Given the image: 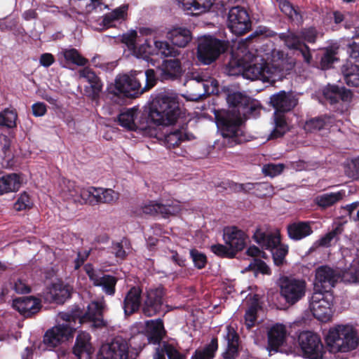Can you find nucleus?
<instances>
[{
    "label": "nucleus",
    "instance_id": "1",
    "mask_svg": "<svg viewBox=\"0 0 359 359\" xmlns=\"http://www.w3.org/2000/svg\"><path fill=\"white\" fill-rule=\"evenodd\" d=\"M264 29H256L244 39L249 46L252 40L255 44V55L249 53L238 59H231L226 65L224 72L229 76H242L250 81L259 80L264 83L269 82V46L267 42L269 36Z\"/></svg>",
    "mask_w": 359,
    "mask_h": 359
},
{
    "label": "nucleus",
    "instance_id": "2",
    "mask_svg": "<svg viewBox=\"0 0 359 359\" xmlns=\"http://www.w3.org/2000/svg\"><path fill=\"white\" fill-rule=\"evenodd\" d=\"M144 111L148 116V120L142 118L141 112L133 107L121 112L118 116V121L120 126L128 130H144L149 121L158 126L172 125L180 114L177 97L163 95L157 96L149 102Z\"/></svg>",
    "mask_w": 359,
    "mask_h": 359
},
{
    "label": "nucleus",
    "instance_id": "3",
    "mask_svg": "<svg viewBox=\"0 0 359 359\" xmlns=\"http://www.w3.org/2000/svg\"><path fill=\"white\" fill-rule=\"evenodd\" d=\"M279 39L283 43L287 51L279 49L276 53L277 55V63L273 61L276 47L271 48V88L276 80H283L287 76L296 72V66L301 61L310 63L313 60L312 51L309 46L304 42L298 41L297 36L294 32H290L288 28L286 32L278 33L271 29V39Z\"/></svg>",
    "mask_w": 359,
    "mask_h": 359
},
{
    "label": "nucleus",
    "instance_id": "4",
    "mask_svg": "<svg viewBox=\"0 0 359 359\" xmlns=\"http://www.w3.org/2000/svg\"><path fill=\"white\" fill-rule=\"evenodd\" d=\"M226 101L231 110L218 118L222 135L224 138L232 139L236 143L245 140L243 137L241 127L244 119L256 118L261 111L259 102L243 94L241 91H229Z\"/></svg>",
    "mask_w": 359,
    "mask_h": 359
},
{
    "label": "nucleus",
    "instance_id": "5",
    "mask_svg": "<svg viewBox=\"0 0 359 359\" xmlns=\"http://www.w3.org/2000/svg\"><path fill=\"white\" fill-rule=\"evenodd\" d=\"M327 348L332 353H347L359 345V334L351 324H339L330 327L325 337Z\"/></svg>",
    "mask_w": 359,
    "mask_h": 359
},
{
    "label": "nucleus",
    "instance_id": "6",
    "mask_svg": "<svg viewBox=\"0 0 359 359\" xmlns=\"http://www.w3.org/2000/svg\"><path fill=\"white\" fill-rule=\"evenodd\" d=\"M229 39H219L215 35L204 34L198 37L196 57L201 65H210L228 52Z\"/></svg>",
    "mask_w": 359,
    "mask_h": 359
},
{
    "label": "nucleus",
    "instance_id": "7",
    "mask_svg": "<svg viewBox=\"0 0 359 359\" xmlns=\"http://www.w3.org/2000/svg\"><path fill=\"white\" fill-rule=\"evenodd\" d=\"M132 70L129 73L118 74L114 79V90H149L156 81L149 80V72Z\"/></svg>",
    "mask_w": 359,
    "mask_h": 359
},
{
    "label": "nucleus",
    "instance_id": "8",
    "mask_svg": "<svg viewBox=\"0 0 359 359\" xmlns=\"http://www.w3.org/2000/svg\"><path fill=\"white\" fill-rule=\"evenodd\" d=\"M341 77L337 83L327 84L318 90H351L359 86V63L346 58L340 66Z\"/></svg>",
    "mask_w": 359,
    "mask_h": 359
},
{
    "label": "nucleus",
    "instance_id": "9",
    "mask_svg": "<svg viewBox=\"0 0 359 359\" xmlns=\"http://www.w3.org/2000/svg\"><path fill=\"white\" fill-rule=\"evenodd\" d=\"M334 296L331 291H314L309 300V308L313 316L319 320L327 321L332 315Z\"/></svg>",
    "mask_w": 359,
    "mask_h": 359
},
{
    "label": "nucleus",
    "instance_id": "10",
    "mask_svg": "<svg viewBox=\"0 0 359 359\" xmlns=\"http://www.w3.org/2000/svg\"><path fill=\"white\" fill-rule=\"evenodd\" d=\"M226 25L231 32L241 36L251 29L252 22L247 10L240 6L231 7L227 14Z\"/></svg>",
    "mask_w": 359,
    "mask_h": 359
},
{
    "label": "nucleus",
    "instance_id": "11",
    "mask_svg": "<svg viewBox=\"0 0 359 359\" xmlns=\"http://www.w3.org/2000/svg\"><path fill=\"white\" fill-rule=\"evenodd\" d=\"M280 288L286 302L293 305L305 296L306 283L301 278L285 276L280 280Z\"/></svg>",
    "mask_w": 359,
    "mask_h": 359
},
{
    "label": "nucleus",
    "instance_id": "12",
    "mask_svg": "<svg viewBox=\"0 0 359 359\" xmlns=\"http://www.w3.org/2000/svg\"><path fill=\"white\" fill-rule=\"evenodd\" d=\"M298 342L304 358L323 359L325 349L318 334L309 331L303 332L299 335Z\"/></svg>",
    "mask_w": 359,
    "mask_h": 359
},
{
    "label": "nucleus",
    "instance_id": "13",
    "mask_svg": "<svg viewBox=\"0 0 359 359\" xmlns=\"http://www.w3.org/2000/svg\"><path fill=\"white\" fill-rule=\"evenodd\" d=\"M60 187V196L64 200L76 205H90V187H81L77 186L74 182L67 180H63Z\"/></svg>",
    "mask_w": 359,
    "mask_h": 359
},
{
    "label": "nucleus",
    "instance_id": "14",
    "mask_svg": "<svg viewBox=\"0 0 359 359\" xmlns=\"http://www.w3.org/2000/svg\"><path fill=\"white\" fill-rule=\"evenodd\" d=\"M84 270L94 286L100 287L102 292L107 295L113 296L115 294L117 283L115 276L95 270L90 264H86Z\"/></svg>",
    "mask_w": 359,
    "mask_h": 359
},
{
    "label": "nucleus",
    "instance_id": "15",
    "mask_svg": "<svg viewBox=\"0 0 359 359\" xmlns=\"http://www.w3.org/2000/svg\"><path fill=\"white\" fill-rule=\"evenodd\" d=\"M75 328L67 324H58L46 331L43 336V344L48 349L57 347L63 341L73 337Z\"/></svg>",
    "mask_w": 359,
    "mask_h": 359
},
{
    "label": "nucleus",
    "instance_id": "16",
    "mask_svg": "<svg viewBox=\"0 0 359 359\" xmlns=\"http://www.w3.org/2000/svg\"><path fill=\"white\" fill-rule=\"evenodd\" d=\"M339 278L337 271L327 266H319L316 270L313 290L323 292L330 291Z\"/></svg>",
    "mask_w": 359,
    "mask_h": 359
},
{
    "label": "nucleus",
    "instance_id": "17",
    "mask_svg": "<svg viewBox=\"0 0 359 359\" xmlns=\"http://www.w3.org/2000/svg\"><path fill=\"white\" fill-rule=\"evenodd\" d=\"M128 344L121 337H116L111 341L100 347L97 359H127Z\"/></svg>",
    "mask_w": 359,
    "mask_h": 359
},
{
    "label": "nucleus",
    "instance_id": "18",
    "mask_svg": "<svg viewBox=\"0 0 359 359\" xmlns=\"http://www.w3.org/2000/svg\"><path fill=\"white\" fill-rule=\"evenodd\" d=\"M248 239L247 233L237 226H226L223 230V240L225 244L229 246L236 255L245 248Z\"/></svg>",
    "mask_w": 359,
    "mask_h": 359
},
{
    "label": "nucleus",
    "instance_id": "19",
    "mask_svg": "<svg viewBox=\"0 0 359 359\" xmlns=\"http://www.w3.org/2000/svg\"><path fill=\"white\" fill-rule=\"evenodd\" d=\"M335 41L339 50L346 51L347 58L353 59L355 62H359V25L354 27L351 36L341 37Z\"/></svg>",
    "mask_w": 359,
    "mask_h": 359
},
{
    "label": "nucleus",
    "instance_id": "20",
    "mask_svg": "<svg viewBox=\"0 0 359 359\" xmlns=\"http://www.w3.org/2000/svg\"><path fill=\"white\" fill-rule=\"evenodd\" d=\"M163 295L164 292L162 287L151 289L147 291L142 307V311L145 316H153L161 311Z\"/></svg>",
    "mask_w": 359,
    "mask_h": 359
},
{
    "label": "nucleus",
    "instance_id": "21",
    "mask_svg": "<svg viewBox=\"0 0 359 359\" xmlns=\"http://www.w3.org/2000/svg\"><path fill=\"white\" fill-rule=\"evenodd\" d=\"M104 308V300L93 301L88 306L87 311L79 319L80 323L86 322L92 323L93 327H101L105 325L102 318V312Z\"/></svg>",
    "mask_w": 359,
    "mask_h": 359
},
{
    "label": "nucleus",
    "instance_id": "22",
    "mask_svg": "<svg viewBox=\"0 0 359 359\" xmlns=\"http://www.w3.org/2000/svg\"><path fill=\"white\" fill-rule=\"evenodd\" d=\"M166 39L175 48L187 47L193 39L190 29L182 26H173L166 32Z\"/></svg>",
    "mask_w": 359,
    "mask_h": 359
},
{
    "label": "nucleus",
    "instance_id": "23",
    "mask_svg": "<svg viewBox=\"0 0 359 359\" xmlns=\"http://www.w3.org/2000/svg\"><path fill=\"white\" fill-rule=\"evenodd\" d=\"M289 247L281 242L280 233L278 230L271 232V255L275 265L281 266L285 262V257L288 254Z\"/></svg>",
    "mask_w": 359,
    "mask_h": 359
},
{
    "label": "nucleus",
    "instance_id": "24",
    "mask_svg": "<svg viewBox=\"0 0 359 359\" xmlns=\"http://www.w3.org/2000/svg\"><path fill=\"white\" fill-rule=\"evenodd\" d=\"M297 104V99L293 95L292 91H279L273 97H271V105L275 109V111L284 114L292 109Z\"/></svg>",
    "mask_w": 359,
    "mask_h": 359
},
{
    "label": "nucleus",
    "instance_id": "25",
    "mask_svg": "<svg viewBox=\"0 0 359 359\" xmlns=\"http://www.w3.org/2000/svg\"><path fill=\"white\" fill-rule=\"evenodd\" d=\"M179 6L187 11V14L197 15L201 13L214 11L215 0H177Z\"/></svg>",
    "mask_w": 359,
    "mask_h": 359
},
{
    "label": "nucleus",
    "instance_id": "26",
    "mask_svg": "<svg viewBox=\"0 0 359 359\" xmlns=\"http://www.w3.org/2000/svg\"><path fill=\"white\" fill-rule=\"evenodd\" d=\"M90 339V335L88 332H81L78 334L73 348V353L78 359L90 358L93 352Z\"/></svg>",
    "mask_w": 359,
    "mask_h": 359
},
{
    "label": "nucleus",
    "instance_id": "27",
    "mask_svg": "<svg viewBox=\"0 0 359 359\" xmlns=\"http://www.w3.org/2000/svg\"><path fill=\"white\" fill-rule=\"evenodd\" d=\"M353 91H316L312 95L318 102L324 105L328 103L331 105L336 104L341 100L343 102H348L351 100Z\"/></svg>",
    "mask_w": 359,
    "mask_h": 359
},
{
    "label": "nucleus",
    "instance_id": "28",
    "mask_svg": "<svg viewBox=\"0 0 359 359\" xmlns=\"http://www.w3.org/2000/svg\"><path fill=\"white\" fill-rule=\"evenodd\" d=\"M90 205L97 203H114L118 198L119 194L111 189L90 187Z\"/></svg>",
    "mask_w": 359,
    "mask_h": 359
},
{
    "label": "nucleus",
    "instance_id": "29",
    "mask_svg": "<svg viewBox=\"0 0 359 359\" xmlns=\"http://www.w3.org/2000/svg\"><path fill=\"white\" fill-rule=\"evenodd\" d=\"M40 306V301L32 297H20L13 302V307L25 317L37 313Z\"/></svg>",
    "mask_w": 359,
    "mask_h": 359
},
{
    "label": "nucleus",
    "instance_id": "30",
    "mask_svg": "<svg viewBox=\"0 0 359 359\" xmlns=\"http://www.w3.org/2000/svg\"><path fill=\"white\" fill-rule=\"evenodd\" d=\"M128 10V4H122L114 8L111 12L102 16L100 25L104 29L116 27L117 23L125 20Z\"/></svg>",
    "mask_w": 359,
    "mask_h": 359
},
{
    "label": "nucleus",
    "instance_id": "31",
    "mask_svg": "<svg viewBox=\"0 0 359 359\" xmlns=\"http://www.w3.org/2000/svg\"><path fill=\"white\" fill-rule=\"evenodd\" d=\"M288 335L287 327L282 323H276L271 326V351H282L280 348L284 345Z\"/></svg>",
    "mask_w": 359,
    "mask_h": 359
},
{
    "label": "nucleus",
    "instance_id": "32",
    "mask_svg": "<svg viewBox=\"0 0 359 359\" xmlns=\"http://www.w3.org/2000/svg\"><path fill=\"white\" fill-rule=\"evenodd\" d=\"M145 331L149 343L154 344H159L165 333L163 321L160 319L147 320Z\"/></svg>",
    "mask_w": 359,
    "mask_h": 359
},
{
    "label": "nucleus",
    "instance_id": "33",
    "mask_svg": "<svg viewBox=\"0 0 359 359\" xmlns=\"http://www.w3.org/2000/svg\"><path fill=\"white\" fill-rule=\"evenodd\" d=\"M142 290L139 287H133L126 294L123 301V309L126 315L136 312L141 304Z\"/></svg>",
    "mask_w": 359,
    "mask_h": 359
},
{
    "label": "nucleus",
    "instance_id": "34",
    "mask_svg": "<svg viewBox=\"0 0 359 359\" xmlns=\"http://www.w3.org/2000/svg\"><path fill=\"white\" fill-rule=\"evenodd\" d=\"M288 236L294 241L302 240L313 233L309 222H293L287 226Z\"/></svg>",
    "mask_w": 359,
    "mask_h": 359
},
{
    "label": "nucleus",
    "instance_id": "35",
    "mask_svg": "<svg viewBox=\"0 0 359 359\" xmlns=\"http://www.w3.org/2000/svg\"><path fill=\"white\" fill-rule=\"evenodd\" d=\"M21 184V177L16 173L4 175L0 177V195L18 191Z\"/></svg>",
    "mask_w": 359,
    "mask_h": 359
},
{
    "label": "nucleus",
    "instance_id": "36",
    "mask_svg": "<svg viewBox=\"0 0 359 359\" xmlns=\"http://www.w3.org/2000/svg\"><path fill=\"white\" fill-rule=\"evenodd\" d=\"M60 55L63 56L65 64L61 62L62 67L71 69L68 65H75L79 67H84L88 60L83 57L79 52L74 48H66L60 52Z\"/></svg>",
    "mask_w": 359,
    "mask_h": 359
},
{
    "label": "nucleus",
    "instance_id": "37",
    "mask_svg": "<svg viewBox=\"0 0 359 359\" xmlns=\"http://www.w3.org/2000/svg\"><path fill=\"white\" fill-rule=\"evenodd\" d=\"M334 118L330 116H320L306 121L304 128L306 132L313 133L327 126H332Z\"/></svg>",
    "mask_w": 359,
    "mask_h": 359
},
{
    "label": "nucleus",
    "instance_id": "38",
    "mask_svg": "<svg viewBox=\"0 0 359 359\" xmlns=\"http://www.w3.org/2000/svg\"><path fill=\"white\" fill-rule=\"evenodd\" d=\"M72 288L61 283H57L52 285L49 293L54 302L57 304L64 303L71 297Z\"/></svg>",
    "mask_w": 359,
    "mask_h": 359
},
{
    "label": "nucleus",
    "instance_id": "39",
    "mask_svg": "<svg viewBox=\"0 0 359 359\" xmlns=\"http://www.w3.org/2000/svg\"><path fill=\"white\" fill-rule=\"evenodd\" d=\"M154 55H160L163 57H176L180 55V51L168 41L156 40L154 41Z\"/></svg>",
    "mask_w": 359,
    "mask_h": 359
},
{
    "label": "nucleus",
    "instance_id": "40",
    "mask_svg": "<svg viewBox=\"0 0 359 359\" xmlns=\"http://www.w3.org/2000/svg\"><path fill=\"white\" fill-rule=\"evenodd\" d=\"M218 349L217 338H212L211 341L204 347L197 348L191 357V359H213Z\"/></svg>",
    "mask_w": 359,
    "mask_h": 359
},
{
    "label": "nucleus",
    "instance_id": "41",
    "mask_svg": "<svg viewBox=\"0 0 359 359\" xmlns=\"http://www.w3.org/2000/svg\"><path fill=\"white\" fill-rule=\"evenodd\" d=\"M289 130L290 127L285 114L275 111L274 127L271 131V139L283 137Z\"/></svg>",
    "mask_w": 359,
    "mask_h": 359
},
{
    "label": "nucleus",
    "instance_id": "42",
    "mask_svg": "<svg viewBox=\"0 0 359 359\" xmlns=\"http://www.w3.org/2000/svg\"><path fill=\"white\" fill-rule=\"evenodd\" d=\"M344 195L345 192L344 191L323 194L316 197L315 203L318 206L325 208L339 201Z\"/></svg>",
    "mask_w": 359,
    "mask_h": 359
},
{
    "label": "nucleus",
    "instance_id": "43",
    "mask_svg": "<svg viewBox=\"0 0 359 359\" xmlns=\"http://www.w3.org/2000/svg\"><path fill=\"white\" fill-rule=\"evenodd\" d=\"M157 215L163 217H168L179 213L182 210V205L180 201L172 200L167 201L165 204L157 203Z\"/></svg>",
    "mask_w": 359,
    "mask_h": 359
},
{
    "label": "nucleus",
    "instance_id": "44",
    "mask_svg": "<svg viewBox=\"0 0 359 359\" xmlns=\"http://www.w3.org/2000/svg\"><path fill=\"white\" fill-rule=\"evenodd\" d=\"M339 62L338 55H332L328 53L316 54V68L327 71L335 68V64Z\"/></svg>",
    "mask_w": 359,
    "mask_h": 359
},
{
    "label": "nucleus",
    "instance_id": "45",
    "mask_svg": "<svg viewBox=\"0 0 359 359\" xmlns=\"http://www.w3.org/2000/svg\"><path fill=\"white\" fill-rule=\"evenodd\" d=\"M79 76L90 84L91 90H102L103 83L97 75L89 67H84L79 72Z\"/></svg>",
    "mask_w": 359,
    "mask_h": 359
},
{
    "label": "nucleus",
    "instance_id": "46",
    "mask_svg": "<svg viewBox=\"0 0 359 359\" xmlns=\"http://www.w3.org/2000/svg\"><path fill=\"white\" fill-rule=\"evenodd\" d=\"M131 53L137 59H142L148 61L150 55H154L153 46L149 39H146L143 43L138 47L135 45L134 49L130 50Z\"/></svg>",
    "mask_w": 359,
    "mask_h": 359
},
{
    "label": "nucleus",
    "instance_id": "47",
    "mask_svg": "<svg viewBox=\"0 0 359 359\" xmlns=\"http://www.w3.org/2000/svg\"><path fill=\"white\" fill-rule=\"evenodd\" d=\"M343 229L342 224H337L333 227L332 231H329L318 239L317 241L318 245L322 247H329L332 241L336 242L339 240V236L342 233Z\"/></svg>",
    "mask_w": 359,
    "mask_h": 359
},
{
    "label": "nucleus",
    "instance_id": "48",
    "mask_svg": "<svg viewBox=\"0 0 359 359\" xmlns=\"http://www.w3.org/2000/svg\"><path fill=\"white\" fill-rule=\"evenodd\" d=\"M332 18L333 19L334 30H337L341 26H343L346 29H354V27H357L352 21L349 20L346 14L339 10L332 11Z\"/></svg>",
    "mask_w": 359,
    "mask_h": 359
},
{
    "label": "nucleus",
    "instance_id": "49",
    "mask_svg": "<svg viewBox=\"0 0 359 359\" xmlns=\"http://www.w3.org/2000/svg\"><path fill=\"white\" fill-rule=\"evenodd\" d=\"M268 184L266 183H245L236 184L235 190L238 191L250 192L252 191L253 194L257 196L262 197L265 196L266 194L260 193L261 191H267Z\"/></svg>",
    "mask_w": 359,
    "mask_h": 359
},
{
    "label": "nucleus",
    "instance_id": "50",
    "mask_svg": "<svg viewBox=\"0 0 359 359\" xmlns=\"http://www.w3.org/2000/svg\"><path fill=\"white\" fill-rule=\"evenodd\" d=\"M290 21L298 27H302L304 20L307 18V12L303 8L294 5L292 8H290V13L286 15Z\"/></svg>",
    "mask_w": 359,
    "mask_h": 359
},
{
    "label": "nucleus",
    "instance_id": "51",
    "mask_svg": "<svg viewBox=\"0 0 359 359\" xmlns=\"http://www.w3.org/2000/svg\"><path fill=\"white\" fill-rule=\"evenodd\" d=\"M112 93L111 99L114 102L118 104H127L130 103V101L135 97L141 95L144 91H135L134 93H131L132 91H109Z\"/></svg>",
    "mask_w": 359,
    "mask_h": 359
},
{
    "label": "nucleus",
    "instance_id": "52",
    "mask_svg": "<svg viewBox=\"0 0 359 359\" xmlns=\"http://www.w3.org/2000/svg\"><path fill=\"white\" fill-rule=\"evenodd\" d=\"M18 114L15 109H5L0 112V126L8 128H13L16 126Z\"/></svg>",
    "mask_w": 359,
    "mask_h": 359
},
{
    "label": "nucleus",
    "instance_id": "53",
    "mask_svg": "<svg viewBox=\"0 0 359 359\" xmlns=\"http://www.w3.org/2000/svg\"><path fill=\"white\" fill-rule=\"evenodd\" d=\"M252 238L263 249H269V233L267 229L261 226L257 227Z\"/></svg>",
    "mask_w": 359,
    "mask_h": 359
},
{
    "label": "nucleus",
    "instance_id": "54",
    "mask_svg": "<svg viewBox=\"0 0 359 359\" xmlns=\"http://www.w3.org/2000/svg\"><path fill=\"white\" fill-rule=\"evenodd\" d=\"M187 140V135L180 130L171 132L165 136V144L168 148L175 147Z\"/></svg>",
    "mask_w": 359,
    "mask_h": 359
},
{
    "label": "nucleus",
    "instance_id": "55",
    "mask_svg": "<svg viewBox=\"0 0 359 359\" xmlns=\"http://www.w3.org/2000/svg\"><path fill=\"white\" fill-rule=\"evenodd\" d=\"M165 354L168 359H182L181 354L171 345H164V348L157 349L154 359H165Z\"/></svg>",
    "mask_w": 359,
    "mask_h": 359
},
{
    "label": "nucleus",
    "instance_id": "56",
    "mask_svg": "<svg viewBox=\"0 0 359 359\" xmlns=\"http://www.w3.org/2000/svg\"><path fill=\"white\" fill-rule=\"evenodd\" d=\"M341 280L348 283H359V264H351L343 272Z\"/></svg>",
    "mask_w": 359,
    "mask_h": 359
},
{
    "label": "nucleus",
    "instance_id": "57",
    "mask_svg": "<svg viewBox=\"0 0 359 359\" xmlns=\"http://www.w3.org/2000/svg\"><path fill=\"white\" fill-rule=\"evenodd\" d=\"M33 202L29 196L24 192L20 195L18 200L13 205V208L17 211H21L29 209L32 207Z\"/></svg>",
    "mask_w": 359,
    "mask_h": 359
},
{
    "label": "nucleus",
    "instance_id": "58",
    "mask_svg": "<svg viewBox=\"0 0 359 359\" xmlns=\"http://www.w3.org/2000/svg\"><path fill=\"white\" fill-rule=\"evenodd\" d=\"M211 251L219 257L233 258L236 256L234 252L226 245H213L211 246Z\"/></svg>",
    "mask_w": 359,
    "mask_h": 359
},
{
    "label": "nucleus",
    "instance_id": "59",
    "mask_svg": "<svg viewBox=\"0 0 359 359\" xmlns=\"http://www.w3.org/2000/svg\"><path fill=\"white\" fill-rule=\"evenodd\" d=\"M128 245V241L124 239L121 242L114 243L111 247V252L116 258L123 260L126 258L127 255L125 248Z\"/></svg>",
    "mask_w": 359,
    "mask_h": 359
},
{
    "label": "nucleus",
    "instance_id": "60",
    "mask_svg": "<svg viewBox=\"0 0 359 359\" xmlns=\"http://www.w3.org/2000/svg\"><path fill=\"white\" fill-rule=\"evenodd\" d=\"M137 32L135 29H131L128 32L123 33L121 35V41L126 45L128 48L130 50L134 49L136 43V38Z\"/></svg>",
    "mask_w": 359,
    "mask_h": 359
},
{
    "label": "nucleus",
    "instance_id": "61",
    "mask_svg": "<svg viewBox=\"0 0 359 359\" xmlns=\"http://www.w3.org/2000/svg\"><path fill=\"white\" fill-rule=\"evenodd\" d=\"M301 34L308 43H315L317 40V29L314 25L302 28Z\"/></svg>",
    "mask_w": 359,
    "mask_h": 359
},
{
    "label": "nucleus",
    "instance_id": "62",
    "mask_svg": "<svg viewBox=\"0 0 359 359\" xmlns=\"http://www.w3.org/2000/svg\"><path fill=\"white\" fill-rule=\"evenodd\" d=\"M258 305H252L245 312V320L248 328H251L255 325L257 319V313L258 311Z\"/></svg>",
    "mask_w": 359,
    "mask_h": 359
},
{
    "label": "nucleus",
    "instance_id": "63",
    "mask_svg": "<svg viewBox=\"0 0 359 359\" xmlns=\"http://www.w3.org/2000/svg\"><path fill=\"white\" fill-rule=\"evenodd\" d=\"M190 255L196 267L199 269L205 267L207 259L204 254L200 252L196 249H192L190 250Z\"/></svg>",
    "mask_w": 359,
    "mask_h": 359
},
{
    "label": "nucleus",
    "instance_id": "64",
    "mask_svg": "<svg viewBox=\"0 0 359 359\" xmlns=\"http://www.w3.org/2000/svg\"><path fill=\"white\" fill-rule=\"evenodd\" d=\"M55 61L54 55L50 53H42L39 58L40 65L45 68L50 67Z\"/></svg>",
    "mask_w": 359,
    "mask_h": 359
}]
</instances>
